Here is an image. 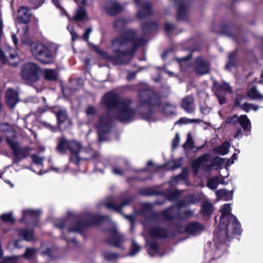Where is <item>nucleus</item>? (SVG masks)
<instances>
[{
  "label": "nucleus",
  "instance_id": "obj_1",
  "mask_svg": "<svg viewBox=\"0 0 263 263\" xmlns=\"http://www.w3.org/2000/svg\"><path fill=\"white\" fill-rule=\"evenodd\" d=\"M102 102L107 111L100 117L95 125L100 142L106 140L105 135L110 131L114 119L121 122L129 123L135 119L136 115L135 110L130 106L131 100L126 99L120 101L119 95L116 93L109 92L105 94Z\"/></svg>",
  "mask_w": 263,
  "mask_h": 263
},
{
  "label": "nucleus",
  "instance_id": "obj_2",
  "mask_svg": "<svg viewBox=\"0 0 263 263\" xmlns=\"http://www.w3.org/2000/svg\"><path fill=\"white\" fill-rule=\"evenodd\" d=\"M145 42L144 39L137 37L135 30L128 29L112 40L110 48L112 54L109 55L97 47L95 50L102 58L114 64H127L133 58L137 48Z\"/></svg>",
  "mask_w": 263,
  "mask_h": 263
},
{
  "label": "nucleus",
  "instance_id": "obj_3",
  "mask_svg": "<svg viewBox=\"0 0 263 263\" xmlns=\"http://www.w3.org/2000/svg\"><path fill=\"white\" fill-rule=\"evenodd\" d=\"M231 205L228 203L224 204L221 209L219 228L214 232V239L217 248H219V244H221L223 249L226 248L224 243L230 240L231 234H240V223L237 218L231 213Z\"/></svg>",
  "mask_w": 263,
  "mask_h": 263
},
{
  "label": "nucleus",
  "instance_id": "obj_4",
  "mask_svg": "<svg viewBox=\"0 0 263 263\" xmlns=\"http://www.w3.org/2000/svg\"><path fill=\"white\" fill-rule=\"evenodd\" d=\"M83 217L84 219L80 221H73L70 217L59 220L54 223V226L61 230L67 228L68 232H82L88 226L99 224L104 222H111L109 217L106 216L86 213Z\"/></svg>",
  "mask_w": 263,
  "mask_h": 263
},
{
  "label": "nucleus",
  "instance_id": "obj_5",
  "mask_svg": "<svg viewBox=\"0 0 263 263\" xmlns=\"http://www.w3.org/2000/svg\"><path fill=\"white\" fill-rule=\"evenodd\" d=\"M1 131L5 133L7 142L13 151L14 162H18L29 155L31 148L28 146H20L15 140V132L11 126L6 124L1 125Z\"/></svg>",
  "mask_w": 263,
  "mask_h": 263
},
{
  "label": "nucleus",
  "instance_id": "obj_6",
  "mask_svg": "<svg viewBox=\"0 0 263 263\" xmlns=\"http://www.w3.org/2000/svg\"><path fill=\"white\" fill-rule=\"evenodd\" d=\"M58 48L55 45L46 46L39 42H32L30 48L32 55L44 64L50 63L54 60Z\"/></svg>",
  "mask_w": 263,
  "mask_h": 263
},
{
  "label": "nucleus",
  "instance_id": "obj_7",
  "mask_svg": "<svg viewBox=\"0 0 263 263\" xmlns=\"http://www.w3.org/2000/svg\"><path fill=\"white\" fill-rule=\"evenodd\" d=\"M179 208L177 203L175 206H170L168 209L164 210L160 213H153L151 217L147 219V221L159 220L160 217L162 216L165 219L172 220L174 218H178L179 219L185 220L189 218L192 215L193 212L191 210H186L182 213Z\"/></svg>",
  "mask_w": 263,
  "mask_h": 263
},
{
  "label": "nucleus",
  "instance_id": "obj_8",
  "mask_svg": "<svg viewBox=\"0 0 263 263\" xmlns=\"http://www.w3.org/2000/svg\"><path fill=\"white\" fill-rule=\"evenodd\" d=\"M40 68L37 64L28 62L21 66L20 74L26 84L33 86L40 79Z\"/></svg>",
  "mask_w": 263,
  "mask_h": 263
},
{
  "label": "nucleus",
  "instance_id": "obj_9",
  "mask_svg": "<svg viewBox=\"0 0 263 263\" xmlns=\"http://www.w3.org/2000/svg\"><path fill=\"white\" fill-rule=\"evenodd\" d=\"M210 155L204 154L200 157L194 160L192 163V167L194 172L197 174L199 169L201 168L204 171H210L213 167L218 165L216 160L210 161Z\"/></svg>",
  "mask_w": 263,
  "mask_h": 263
},
{
  "label": "nucleus",
  "instance_id": "obj_10",
  "mask_svg": "<svg viewBox=\"0 0 263 263\" xmlns=\"http://www.w3.org/2000/svg\"><path fill=\"white\" fill-rule=\"evenodd\" d=\"M139 104L138 108L144 106L149 108L150 105H154L156 95L154 91L149 88L141 89L138 93Z\"/></svg>",
  "mask_w": 263,
  "mask_h": 263
},
{
  "label": "nucleus",
  "instance_id": "obj_11",
  "mask_svg": "<svg viewBox=\"0 0 263 263\" xmlns=\"http://www.w3.org/2000/svg\"><path fill=\"white\" fill-rule=\"evenodd\" d=\"M108 233L109 237L106 240L107 243L115 247L122 248V244L126 240L124 235L119 233L115 226L108 230Z\"/></svg>",
  "mask_w": 263,
  "mask_h": 263
},
{
  "label": "nucleus",
  "instance_id": "obj_12",
  "mask_svg": "<svg viewBox=\"0 0 263 263\" xmlns=\"http://www.w3.org/2000/svg\"><path fill=\"white\" fill-rule=\"evenodd\" d=\"M226 122L232 124H235L238 122L243 130H250L251 129V122L246 115L240 117L236 115L228 117L226 120Z\"/></svg>",
  "mask_w": 263,
  "mask_h": 263
},
{
  "label": "nucleus",
  "instance_id": "obj_13",
  "mask_svg": "<svg viewBox=\"0 0 263 263\" xmlns=\"http://www.w3.org/2000/svg\"><path fill=\"white\" fill-rule=\"evenodd\" d=\"M1 64L8 63V64L13 67L18 66L20 59L17 54L13 50L8 51L5 53L1 51Z\"/></svg>",
  "mask_w": 263,
  "mask_h": 263
},
{
  "label": "nucleus",
  "instance_id": "obj_14",
  "mask_svg": "<svg viewBox=\"0 0 263 263\" xmlns=\"http://www.w3.org/2000/svg\"><path fill=\"white\" fill-rule=\"evenodd\" d=\"M18 20L21 23L24 24L22 27V29L24 31V34H26L28 32V28L27 25L30 22L31 13L30 12L29 9L25 6H22L18 10Z\"/></svg>",
  "mask_w": 263,
  "mask_h": 263
},
{
  "label": "nucleus",
  "instance_id": "obj_15",
  "mask_svg": "<svg viewBox=\"0 0 263 263\" xmlns=\"http://www.w3.org/2000/svg\"><path fill=\"white\" fill-rule=\"evenodd\" d=\"M135 2L139 8L137 13V16L139 18H144L152 14V10L150 3L147 2L142 3V0H135Z\"/></svg>",
  "mask_w": 263,
  "mask_h": 263
},
{
  "label": "nucleus",
  "instance_id": "obj_16",
  "mask_svg": "<svg viewBox=\"0 0 263 263\" xmlns=\"http://www.w3.org/2000/svg\"><path fill=\"white\" fill-rule=\"evenodd\" d=\"M189 0H174L176 5H178L177 19L179 20H185L187 18L189 11L187 5Z\"/></svg>",
  "mask_w": 263,
  "mask_h": 263
},
{
  "label": "nucleus",
  "instance_id": "obj_17",
  "mask_svg": "<svg viewBox=\"0 0 263 263\" xmlns=\"http://www.w3.org/2000/svg\"><path fill=\"white\" fill-rule=\"evenodd\" d=\"M6 103L11 108L15 107L20 101L18 93L12 88H8L5 94Z\"/></svg>",
  "mask_w": 263,
  "mask_h": 263
},
{
  "label": "nucleus",
  "instance_id": "obj_18",
  "mask_svg": "<svg viewBox=\"0 0 263 263\" xmlns=\"http://www.w3.org/2000/svg\"><path fill=\"white\" fill-rule=\"evenodd\" d=\"M79 5H82L81 6H79L76 11L72 19L75 21H84L87 19V13L84 6L86 5L87 0H74Z\"/></svg>",
  "mask_w": 263,
  "mask_h": 263
},
{
  "label": "nucleus",
  "instance_id": "obj_19",
  "mask_svg": "<svg viewBox=\"0 0 263 263\" xmlns=\"http://www.w3.org/2000/svg\"><path fill=\"white\" fill-rule=\"evenodd\" d=\"M181 106L187 113H193L196 108L193 97L188 95L183 98L181 101Z\"/></svg>",
  "mask_w": 263,
  "mask_h": 263
},
{
  "label": "nucleus",
  "instance_id": "obj_20",
  "mask_svg": "<svg viewBox=\"0 0 263 263\" xmlns=\"http://www.w3.org/2000/svg\"><path fill=\"white\" fill-rule=\"evenodd\" d=\"M167 230L158 226H152L148 230L149 236L153 238H162L167 235Z\"/></svg>",
  "mask_w": 263,
  "mask_h": 263
},
{
  "label": "nucleus",
  "instance_id": "obj_21",
  "mask_svg": "<svg viewBox=\"0 0 263 263\" xmlns=\"http://www.w3.org/2000/svg\"><path fill=\"white\" fill-rule=\"evenodd\" d=\"M41 214V211L39 210H24L23 211V216L20 221L24 222H31L35 220Z\"/></svg>",
  "mask_w": 263,
  "mask_h": 263
},
{
  "label": "nucleus",
  "instance_id": "obj_22",
  "mask_svg": "<svg viewBox=\"0 0 263 263\" xmlns=\"http://www.w3.org/2000/svg\"><path fill=\"white\" fill-rule=\"evenodd\" d=\"M133 200L132 197H127L122 201L120 205L117 204L112 200L109 201H106L104 203V205L109 209L114 210L117 212H120L122 209L127 205Z\"/></svg>",
  "mask_w": 263,
  "mask_h": 263
},
{
  "label": "nucleus",
  "instance_id": "obj_23",
  "mask_svg": "<svg viewBox=\"0 0 263 263\" xmlns=\"http://www.w3.org/2000/svg\"><path fill=\"white\" fill-rule=\"evenodd\" d=\"M105 9L106 12L110 15H114L121 11L122 7L118 3L109 1L105 4Z\"/></svg>",
  "mask_w": 263,
  "mask_h": 263
},
{
  "label": "nucleus",
  "instance_id": "obj_24",
  "mask_svg": "<svg viewBox=\"0 0 263 263\" xmlns=\"http://www.w3.org/2000/svg\"><path fill=\"white\" fill-rule=\"evenodd\" d=\"M195 70L199 74H205L209 72V64L200 58H197L195 64Z\"/></svg>",
  "mask_w": 263,
  "mask_h": 263
},
{
  "label": "nucleus",
  "instance_id": "obj_25",
  "mask_svg": "<svg viewBox=\"0 0 263 263\" xmlns=\"http://www.w3.org/2000/svg\"><path fill=\"white\" fill-rule=\"evenodd\" d=\"M158 109L164 114L172 115L175 113L176 105L174 103H171L158 104Z\"/></svg>",
  "mask_w": 263,
  "mask_h": 263
},
{
  "label": "nucleus",
  "instance_id": "obj_26",
  "mask_svg": "<svg viewBox=\"0 0 263 263\" xmlns=\"http://www.w3.org/2000/svg\"><path fill=\"white\" fill-rule=\"evenodd\" d=\"M203 229V226L198 222L191 223L185 227L186 231L193 235H196L200 233Z\"/></svg>",
  "mask_w": 263,
  "mask_h": 263
},
{
  "label": "nucleus",
  "instance_id": "obj_27",
  "mask_svg": "<svg viewBox=\"0 0 263 263\" xmlns=\"http://www.w3.org/2000/svg\"><path fill=\"white\" fill-rule=\"evenodd\" d=\"M216 195L219 200L223 199L227 201L232 199L233 191H230L225 189H220L216 191Z\"/></svg>",
  "mask_w": 263,
  "mask_h": 263
},
{
  "label": "nucleus",
  "instance_id": "obj_28",
  "mask_svg": "<svg viewBox=\"0 0 263 263\" xmlns=\"http://www.w3.org/2000/svg\"><path fill=\"white\" fill-rule=\"evenodd\" d=\"M18 236L23 237V239L30 241L34 239V233L31 230L28 229H21L18 231Z\"/></svg>",
  "mask_w": 263,
  "mask_h": 263
},
{
  "label": "nucleus",
  "instance_id": "obj_29",
  "mask_svg": "<svg viewBox=\"0 0 263 263\" xmlns=\"http://www.w3.org/2000/svg\"><path fill=\"white\" fill-rule=\"evenodd\" d=\"M43 74L45 79L47 81H55L58 77L57 70L52 69H45L43 71Z\"/></svg>",
  "mask_w": 263,
  "mask_h": 263
},
{
  "label": "nucleus",
  "instance_id": "obj_30",
  "mask_svg": "<svg viewBox=\"0 0 263 263\" xmlns=\"http://www.w3.org/2000/svg\"><path fill=\"white\" fill-rule=\"evenodd\" d=\"M198 201L197 199L193 195H190L185 197L184 200H179L177 202L179 208L185 207L189 204L195 203Z\"/></svg>",
  "mask_w": 263,
  "mask_h": 263
},
{
  "label": "nucleus",
  "instance_id": "obj_31",
  "mask_svg": "<svg viewBox=\"0 0 263 263\" xmlns=\"http://www.w3.org/2000/svg\"><path fill=\"white\" fill-rule=\"evenodd\" d=\"M146 243L148 247L147 252L151 256H154L156 255L158 251V243L155 240H147Z\"/></svg>",
  "mask_w": 263,
  "mask_h": 263
},
{
  "label": "nucleus",
  "instance_id": "obj_32",
  "mask_svg": "<svg viewBox=\"0 0 263 263\" xmlns=\"http://www.w3.org/2000/svg\"><path fill=\"white\" fill-rule=\"evenodd\" d=\"M31 158L33 161V163L35 164L39 168V171L36 172L39 175H42L43 173L41 172L43 169V162L44 160V157H40L37 154H33L31 155Z\"/></svg>",
  "mask_w": 263,
  "mask_h": 263
},
{
  "label": "nucleus",
  "instance_id": "obj_33",
  "mask_svg": "<svg viewBox=\"0 0 263 263\" xmlns=\"http://www.w3.org/2000/svg\"><path fill=\"white\" fill-rule=\"evenodd\" d=\"M69 149V141L68 142L64 137L60 139L57 147V151L63 154L66 152L67 149Z\"/></svg>",
  "mask_w": 263,
  "mask_h": 263
},
{
  "label": "nucleus",
  "instance_id": "obj_34",
  "mask_svg": "<svg viewBox=\"0 0 263 263\" xmlns=\"http://www.w3.org/2000/svg\"><path fill=\"white\" fill-rule=\"evenodd\" d=\"M247 95L251 100H263V95L259 93L256 87L250 89L248 91Z\"/></svg>",
  "mask_w": 263,
  "mask_h": 263
},
{
  "label": "nucleus",
  "instance_id": "obj_35",
  "mask_svg": "<svg viewBox=\"0 0 263 263\" xmlns=\"http://www.w3.org/2000/svg\"><path fill=\"white\" fill-rule=\"evenodd\" d=\"M230 146V144L228 142H224L220 146L215 148V151L222 155H225L229 152V149Z\"/></svg>",
  "mask_w": 263,
  "mask_h": 263
},
{
  "label": "nucleus",
  "instance_id": "obj_36",
  "mask_svg": "<svg viewBox=\"0 0 263 263\" xmlns=\"http://www.w3.org/2000/svg\"><path fill=\"white\" fill-rule=\"evenodd\" d=\"M188 171L186 168H183L182 172L176 176H174L170 181V183L171 185H174L175 183L178 182L179 180H185L187 176Z\"/></svg>",
  "mask_w": 263,
  "mask_h": 263
},
{
  "label": "nucleus",
  "instance_id": "obj_37",
  "mask_svg": "<svg viewBox=\"0 0 263 263\" xmlns=\"http://www.w3.org/2000/svg\"><path fill=\"white\" fill-rule=\"evenodd\" d=\"M81 148V144L76 141H69V149L72 154H78Z\"/></svg>",
  "mask_w": 263,
  "mask_h": 263
},
{
  "label": "nucleus",
  "instance_id": "obj_38",
  "mask_svg": "<svg viewBox=\"0 0 263 263\" xmlns=\"http://www.w3.org/2000/svg\"><path fill=\"white\" fill-rule=\"evenodd\" d=\"M157 28V24L155 22H146L142 25V30L144 33H148Z\"/></svg>",
  "mask_w": 263,
  "mask_h": 263
},
{
  "label": "nucleus",
  "instance_id": "obj_39",
  "mask_svg": "<svg viewBox=\"0 0 263 263\" xmlns=\"http://www.w3.org/2000/svg\"><path fill=\"white\" fill-rule=\"evenodd\" d=\"M202 212L206 216H210L213 212L212 205L209 202H204L202 205Z\"/></svg>",
  "mask_w": 263,
  "mask_h": 263
},
{
  "label": "nucleus",
  "instance_id": "obj_40",
  "mask_svg": "<svg viewBox=\"0 0 263 263\" xmlns=\"http://www.w3.org/2000/svg\"><path fill=\"white\" fill-rule=\"evenodd\" d=\"M57 118L59 124L64 123L67 119V112L65 109H60L57 114Z\"/></svg>",
  "mask_w": 263,
  "mask_h": 263
},
{
  "label": "nucleus",
  "instance_id": "obj_41",
  "mask_svg": "<svg viewBox=\"0 0 263 263\" xmlns=\"http://www.w3.org/2000/svg\"><path fill=\"white\" fill-rule=\"evenodd\" d=\"M192 53H190L188 55L181 58L180 59L176 58V60L177 61L180 65V69L181 70H186V67L187 65V61L191 58Z\"/></svg>",
  "mask_w": 263,
  "mask_h": 263
},
{
  "label": "nucleus",
  "instance_id": "obj_42",
  "mask_svg": "<svg viewBox=\"0 0 263 263\" xmlns=\"http://www.w3.org/2000/svg\"><path fill=\"white\" fill-rule=\"evenodd\" d=\"M126 21L123 18H118L114 23V27L118 32H120L124 27Z\"/></svg>",
  "mask_w": 263,
  "mask_h": 263
},
{
  "label": "nucleus",
  "instance_id": "obj_43",
  "mask_svg": "<svg viewBox=\"0 0 263 263\" xmlns=\"http://www.w3.org/2000/svg\"><path fill=\"white\" fill-rule=\"evenodd\" d=\"M37 250L34 248H27L23 254L24 258L30 259L33 258L36 255Z\"/></svg>",
  "mask_w": 263,
  "mask_h": 263
},
{
  "label": "nucleus",
  "instance_id": "obj_44",
  "mask_svg": "<svg viewBox=\"0 0 263 263\" xmlns=\"http://www.w3.org/2000/svg\"><path fill=\"white\" fill-rule=\"evenodd\" d=\"M140 249V246L134 239H133L130 250L128 255L130 256H134L139 252Z\"/></svg>",
  "mask_w": 263,
  "mask_h": 263
},
{
  "label": "nucleus",
  "instance_id": "obj_45",
  "mask_svg": "<svg viewBox=\"0 0 263 263\" xmlns=\"http://www.w3.org/2000/svg\"><path fill=\"white\" fill-rule=\"evenodd\" d=\"M219 183V178L218 177H215L210 179L208 181L207 186L211 190H215Z\"/></svg>",
  "mask_w": 263,
  "mask_h": 263
},
{
  "label": "nucleus",
  "instance_id": "obj_46",
  "mask_svg": "<svg viewBox=\"0 0 263 263\" xmlns=\"http://www.w3.org/2000/svg\"><path fill=\"white\" fill-rule=\"evenodd\" d=\"M219 91H222L225 93H231L232 92V88L230 84L226 82H223L220 85L218 86Z\"/></svg>",
  "mask_w": 263,
  "mask_h": 263
},
{
  "label": "nucleus",
  "instance_id": "obj_47",
  "mask_svg": "<svg viewBox=\"0 0 263 263\" xmlns=\"http://www.w3.org/2000/svg\"><path fill=\"white\" fill-rule=\"evenodd\" d=\"M1 221H3L4 222L13 224L14 223L15 219L12 216V213L10 212L1 215Z\"/></svg>",
  "mask_w": 263,
  "mask_h": 263
},
{
  "label": "nucleus",
  "instance_id": "obj_48",
  "mask_svg": "<svg viewBox=\"0 0 263 263\" xmlns=\"http://www.w3.org/2000/svg\"><path fill=\"white\" fill-rule=\"evenodd\" d=\"M104 258L108 261H115L119 258V254L111 252L105 251L103 253Z\"/></svg>",
  "mask_w": 263,
  "mask_h": 263
},
{
  "label": "nucleus",
  "instance_id": "obj_49",
  "mask_svg": "<svg viewBox=\"0 0 263 263\" xmlns=\"http://www.w3.org/2000/svg\"><path fill=\"white\" fill-rule=\"evenodd\" d=\"M236 51H233L229 54V61L226 66V68L227 69L230 70L232 66L235 65V57L236 56Z\"/></svg>",
  "mask_w": 263,
  "mask_h": 263
},
{
  "label": "nucleus",
  "instance_id": "obj_50",
  "mask_svg": "<svg viewBox=\"0 0 263 263\" xmlns=\"http://www.w3.org/2000/svg\"><path fill=\"white\" fill-rule=\"evenodd\" d=\"M194 143L192 139L191 133H189L187 135V139L186 142L183 144V146L184 148L188 147L190 149H193L194 148Z\"/></svg>",
  "mask_w": 263,
  "mask_h": 263
},
{
  "label": "nucleus",
  "instance_id": "obj_51",
  "mask_svg": "<svg viewBox=\"0 0 263 263\" xmlns=\"http://www.w3.org/2000/svg\"><path fill=\"white\" fill-rule=\"evenodd\" d=\"M52 1L55 7L61 11L62 14H66V12L62 6L64 4V0H52Z\"/></svg>",
  "mask_w": 263,
  "mask_h": 263
},
{
  "label": "nucleus",
  "instance_id": "obj_52",
  "mask_svg": "<svg viewBox=\"0 0 263 263\" xmlns=\"http://www.w3.org/2000/svg\"><path fill=\"white\" fill-rule=\"evenodd\" d=\"M179 194L180 193L178 191H171L167 193L166 197L168 200L172 201L176 199Z\"/></svg>",
  "mask_w": 263,
  "mask_h": 263
},
{
  "label": "nucleus",
  "instance_id": "obj_53",
  "mask_svg": "<svg viewBox=\"0 0 263 263\" xmlns=\"http://www.w3.org/2000/svg\"><path fill=\"white\" fill-rule=\"evenodd\" d=\"M85 112L87 116H93L96 113V109L92 106H88Z\"/></svg>",
  "mask_w": 263,
  "mask_h": 263
},
{
  "label": "nucleus",
  "instance_id": "obj_54",
  "mask_svg": "<svg viewBox=\"0 0 263 263\" xmlns=\"http://www.w3.org/2000/svg\"><path fill=\"white\" fill-rule=\"evenodd\" d=\"M179 141L180 137L179 133H177L176 134L175 137L172 141V147L173 149L176 148L178 146Z\"/></svg>",
  "mask_w": 263,
  "mask_h": 263
},
{
  "label": "nucleus",
  "instance_id": "obj_55",
  "mask_svg": "<svg viewBox=\"0 0 263 263\" xmlns=\"http://www.w3.org/2000/svg\"><path fill=\"white\" fill-rule=\"evenodd\" d=\"M245 98V96H238L237 97L234 101V105L235 107H240L241 108V102Z\"/></svg>",
  "mask_w": 263,
  "mask_h": 263
},
{
  "label": "nucleus",
  "instance_id": "obj_56",
  "mask_svg": "<svg viewBox=\"0 0 263 263\" xmlns=\"http://www.w3.org/2000/svg\"><path fill=\"white\" fill-rule=\"evenodd\" d=\"M200 112L202 114L208 115L211 111V108H210L205 105V106L201 105L200 106Z\"/></svg>",
  "mask_w": 263,
  "mask_h": 263
},
{
  "label": "nucleus",
  "instance_id": "obj_57",
  "mask_svg": "<svg viewBox=\"0 0 263 263\" xmlns=\"http://www.w3.org/2000/svg\"><path fill=\"white\" fill-rule=\"evenodd\" d=\"M41 253L43 255H45L49 256L51 254V249L49 247H43L42 248Z\"/></svg>",
  "mask_w": 263,
  "mask_h": 263
},
{
  "label": "nucleus",
  "instance_id": "obj_58",
  "mask_svg": "<svg viewBox=\"0 0 263 263\" xmlns=\"http://www.w3.org/2000/svg\"><path fill=\"white\" fill-rule=\"evenodd\" d=\"M92 31V29L91 28H88L86 29L85 32H84L83 35V39L85 41H88L89 35Z\"/></svg>",
  "mask_w": 263,
  "mask_h": 263
},
{
  "label": "nucleus",
  "instance_id": "obj_59",
  "mask_svg": "<svg viewBox=\"0 0 263 263\" xmlns=\"http://www.w3.org/2000/svg\"><path fill=\"white\" fill-rule=\"evenodd\" d=\"M241 108L247 112H248L251 109H252L251 104L244 103L241 105Z\"/></svg>",
  "mask_w": 263,
  "mask_h": 263
},
{
  "label": "nucleus",
  "instance_id": "obj_60",
  "mask_svg": "<svg viewBox=\"0 0 263 263\" xmlns=\"http://www.w3.org/2000/svg\"><path fill=\"white\" fill-rule=\"evenodd\" d=\"M1 263H15V259L13 257L5 258L1 257Z\"/></svg>",
  "mask_w": 263,
  "mask_h": 263
},
{
  "label": "nucleus",
  "instance_id": "obj_61",
  "mask_svg": "<svg viewBox=\"0 0 263 263\" xmlns=\"http://www.w3.org/2000/svg\"><path fill=\"white\" fill-rule=\"evenodd\" d=\"M22 30H23L22 29ZM23 33H24V31H23ZM27 33H28V32L26 34H24L26 35ZM22 42L24 44H25V45L29 44L30 46V44L32 43L31 42L30 38L26 35H25V36L22 39Z\"/></svg>",
  "mask_w": 263,
  "mask_h": 263
},
{
  "label": "nucleus",
  "instance_id": "obj_62",
  "mask_svg": "<svg viewBox=\"0 0 263 263\" xmlns=\"http://www.w3.org/2000/svg\"><path fill=\"white\" fill-rule=\"evenodd\" d=\"M42 125L52 132H54L56 128L46 122H42Z\"/></svg>",
  "mask_w": 263,
  "mask_h": 263
},
{
  "label": "nucleus",
  "instance_id": "obj_63",
  "mask_svg": "<svg viewBox=\"0 0 263 263\" xmlns=\"http://www.w3.org/2000/svg\"><path fill=\"white\" fill-rule=\"evenodd\" d=\"M70 161L74 163L75 164H78L79 158L78 157L77 154H73V155L70 158Z\"/></svg>",
  "mask_w": 263,
  "mask_h": 263
},
{
  "label": "nucleus",
  "instance_id": "obj_64",
  "mask_svg": "<svg viewBox=\"0 0 263 263\" xmlns=\"http://www.w3.org/2000/svg\"><path fill=\"white\" fill-rule=\"evenodd\" d=\"M195 121V120H189L187 119L186 118H181L179 120H178L177 122H176V123H193Z\"/></svg>",
  "mask_w": 263,
  "mask_h": 263
}]
</instances>
